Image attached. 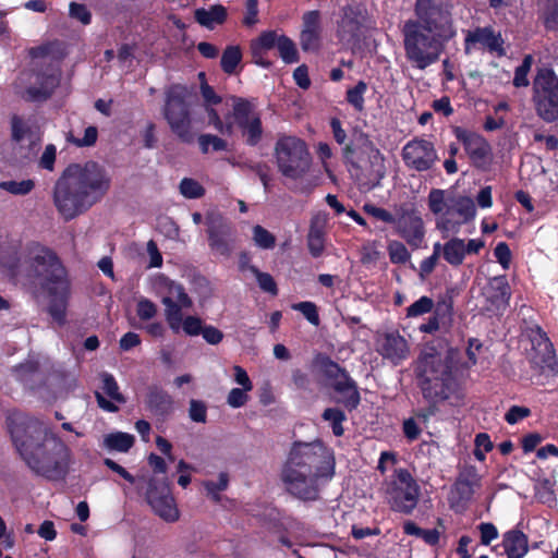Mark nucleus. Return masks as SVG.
I'll use <instances>...</instances> for the list:
<instances>
[{"label":"nucleus","instance_id":"f257e3e1","mask_svg":"<svg viewBox=\"0 0 558 558\" xmlns=\"http://www.w3.org/2000/svg\"><path fill=\"white\" fill-rule=\"evenodd\" d=\"M452 8L451 0H416L415 17L401 26L404 56L414 68L426 70L435 64L457 36Z\"/></svg>","mask_w":558,"mask_h":558},{"label":"nucleus","instance_id":"f03ea898","mask_svg":"<svg viewBox=\"0 0 558 558\" xmlns=\"http://www.w3.org/2000/svg\"><path fill=\"white\" fill-rule=\"evenodd\" d=\"M12 442L34 474L48 481H65L73 462L72 451L41 421L26 415L10 417Z\"/></svg>","mask_w":558,"mask_h":558},{"label":"nucleus","instance_id":"7ed1b4c3","mask_svg":"<svg viewBox=\"0 0 558 558\" xmlns=\"http://www.w3.org/2000/svg\"><path fill=\"white\" fill-rule=\"evenodd\" d=\"M21 267L26 279L47 293V313L53 322L59 327L65 326L71 299V280L68 268L57 252L40 242H29Z\"/></svg>","mask_w":558,"mask_h":558},{"label":"nucleus","instance_id":"20e7f679","mask_svg":"<svg viewBox=\"0 0 558 558\" xmlns=\"http://www.w3.org/2000/svg\"><path fill=\"white\" fill-rule=\"evenodd\" d=\"M110 187L106 168L97 161L70 163L53 186V204L65 221L83 215Z\"/></svg>","mask_w":558,"mask_h":558},{"label":"nucleus","instance_id":"39448f33","mask_svg":"<svg viewBox=\"0 0 558 558\" xmlns=\"http://www.w3.org/2000/svg\"><path fill=\"white\" fill-rule=\"evenodd\" d=\"M333 474V454L320 441L294 442L281 468L287 492L302 500H317L319 482Z\"/></svg>","mask_w":558,"mask_h":558},{"label":"nucleus","instance_id":"423d86ee","mask_svg":"<svg viewBox=\"0 0 558 558\" xmlns=\"http://www.w3.org/2000/svg\"><path fill=\"white\" fill-rule=\"evenodd\" d=\"M461 351L450 348L445 355L422 354L415 367V379L425 401L438 404L463 401V388L459 379Z\"/></svg>","mask_w":558,"mask_h":558},{"label":"nucleus","instance_id":"0eeeda50","mask_svg":"<svg viewBox=\"0 0 558 558\" xmlns=\"http://www.w3.org/2000/svg\"><path fill=\"white\" fill-rule=\"evenodd\" d=\"M274 158L283 178L302 180L310 171L313 157L302 137L280 133L274 147Z\"/></svg>","mask_w":558,"mask_h":558},{"label":"nucleus","instance_id":"6e6552de","mask_svg":"<svg viewBox=\"0 0 558 558\" xmlns=\"http://www.w3.org/2000/svg\"><path fill=\"white\" fill-rule=\"evenodd\" d=\"M191 93L181 84L171 85L166 92L163 116L177 138L183 144L194 143L192 131Z\"/></svg>","mask_w":558,"mask_h":558},{"label":"nucleus","instance_id":"1a4fd4ad","mask_svg":"<svg viewBox=\"0 0 558 558\" xmlns=\"http://www.w3.org/2000/svg\"><path fill=\"white\" fill-rule=\"evenodd\" d=\"M421 487L407 468H397L385 482V497L392 512L411 515L417 507Z\"/></svg>","mask_w":558,"mask_h":558},{"label":"nucleus","instance_id":"9d476101","mask_svg":"<svg viewBox=\"0 0 558 558\" xmlns=\"http://www.w3.org/2000/svg\"><path fill=\"white\" fill-rule=\"evenodd\" d=\"M314 364L320 369L324 377L330 380V387L341 395V398L337 399L336 402L342 404L349 412L356 410L361 397L356 380L349 372L325 353L316 354Z\"/></svg>","mask_w":558,"mask_h":558},{"label":"nucleus","instance_id":"9b49d317","mask_svg":"<svg viewBox=\"0 0 558 558\" xmlns=\"http://www.w3.org/2000/svg\"><path fill=\"white\" fill-rule=\"evenodd\" d=\"M532 101L536 114L545 122L558 121V75L549 68H541L532 81Z\"/></svg>","mask_w":558,"mask_h":558},{"label":"nucleus","instance_id":"f8f14e48","mask_svg":"<svg viewBox=\"0 0 558 558\" xmlns=\"http://www.w3.org/2000/svg\"><path fill=\"white\" fill-rule=\"evenodd\" d=\"M231 117L233 129L236 126L241 132L244 143L248 147H256L263 138L264 128L255 105L250 98L232 95Z\"/></svg>","mask_w":558,"mask_h":558},{"label":"nucleus","instance_id":"ddd939ff","mask_svg":"<svg viewBox=\"0 0 558 558\" xmlns=\"http://www.w3.org/2000/svg\"><path fill=\"white\" fill-rule=\"evenodd\" d=\"M476 208L472 198L468 196L451 197L447 209L436 220V228L447 238L449 233H458L462 225L475 218Z\"/></svg>","mask_w":558,"mask_h":558},{"label":"nucleus","instance_id":"4468645a","mask_svg":"<svg viewBox=\"0 0 558 558\" xmlns=\"http://www.w3.org/2000/svg\"><path fill=\"white\" fill-rule=\"evenodd\" d=\"M530 339L532 342L530 356L532 368H536L541 374L547 376H556L558 374L557 355L547 333L536 326L531 329Z\"/></svg>","mask_w":558,"mask_h":558},{"label":"nucleus","instance_id":"2eb2a0df","mask_svg":"<svg viewBox=\"0 0 558 558\" xmlns=\"http://www.w3.org/2000/svg\"><path fill=\"white\" fill-rule=\"evenodd\" d=\"M453 134L475 168L487 169L493 162V147L484 135L463 126H454Z\"/></svg>","mask_w":558,"mask_h":558},{"label":"nucleus","instance_id":"dca6fc26","mask_svg":"<svg viewBox=\"0 0 558 558\" xmlns=\"http://www.w3.org/2000/svg\"><path fill=\"white\" fill-rule=\"evenodd\" d=\"M145 498L155 514L162 520L175 522L179 519L178 506H175V499L167 483L150 480L147 484Z\"/></svg>","mask_w":558,"mask_h":558},{"label":"nucleus","instance_id":"f3484780","mask_svg":"<svg viewBox=\"0 0 558 558\" xmlns=\"http://www.w3.org/2000/svg\"><path fill=\"white\" fill-rule=\"evenodd\" d=\"M206 225L209 250L219 256L229 257L234 246L232 226L218 214H209Z\"/></svg>","mask_w":558,"mask_h":558},{"label":"nucleus","instance_id":"a211bd4d","mask_svg":"<svg viewBox=\"0 0 558 558\" xmlns=\"http://www.w3.org/2000/svg\"><path fill=\"white\" fill-rule=\"evenodd\" d=\"M402 160L409 169L427 171L438 160L434 144L423 137H414L408 142L401 153Z\"/></svg>","mask_w":558,"mask_h":558},{"label":"nucleus","instance_id":"6ab92c4d","mask_svg":"<svg viewBox=\"0 0 558 558\" xmlns=\"http://www.w3.org/2000/svg\"><path fill=\"white\" fill-rule=\"evenodd\" d=\"M393 226L398 235L414 250L422 245L425 238V227L417 209L414 207L401 208L398 217L395 218Z\"/></svg>","mask_w":558,"mask_h":558},{"label":"nucleus","instance_id":"aec40b11","mask_svg":"<svg viewBox=\"0 0 558 558\" xmlns=\"http://www.w3.org/2000/svg\"><path fill=\"white\" fill-rule=\"evenodd\" d=\"M342 11L343 15L338 27L339 37L348 43H356L368 20V11L361 2L348 4Z\"/></svg>","mask_w":558,"mask_h":558},{"label":"nucleus","instance_id":"412c9836","mask_svg":"<svg viewBox=\"0 0 558 558\" xmlns=\"http://www.w3.org/2000/svg\"><path fill=\"white\" fill-rule=\"evenodd\" d=\"M300 45L305 52H317L322 48V12L319 10L303 13Z\"/></svg>","mask_w":558,"mask_h":558},{"label":"nucleus","instance_id":"4be33fe9","mask_svg":"<svg viewBox=\"0 0 558 558\" xmlns=\"http://www.w3.org/2000/svg\"><path fill=\"white\" fill-rule=\"evenodd\" d=\"M471 48H486L490 52L504 54L502 39L496 34L492 26H477L468 32L464 37V51L469 53Z\"/></svg>","mask_w":558,"mask_h":558},{"label":"nucleus","instance_id":"5701e85b","mask_svg":"<svg viewBox=\"0 0 558 558\" xmlns=\"http://www.w3.org/2000/svg\"><path fill=\"white\" fill-rule=\"evenodd\" d=\"M280 36L276 31H266L251 40L250 51L254 64L263 69L272 66V61L266 58V53L274 48H278Z\"/></svg>","mask_w":558,"mask_h":558},{"label":"nucleus","instance_id":"b1692460","mask_svg":"<svg viewBox=\"0 0 558 558\" xmlns=\"http://www.w3.org/2000/svg\"><path fill=\"white\" fill-rule=\"evenodd\" d=\"M174 405V399L167 390L158 386L148 387L145 407L153 415L165 420L173 414Z\"/></svg>","mask_w":558,"mask_h":558},{"label":"nucleus","instance_id":"393cba45","mask_svg":"<svg viewBox=\"0 0 558 558\" xmlns=\"http://www.w3.org/2000/svg\"><path fill=\"white\" fill-rule=\"evenodd\" d=\"M342 154L343 158L355 167H357L356 160L361 159L359 155H367L369 159L374 160L384 159L379 149L375 147L368 135L363 132L357 134L355 141L343 147Z\"/></svg>","mask_w":558,"mask_h":558},{"label":"nucleus","instance_id":"a878e982","mask_svg":"<svg viewBox=\"0 0 558 558\" xmlns=\"http://www.w3.org/2000/svg\"><path fill=\"white\" fill-rule=\"evenodd\" d=\"M328 216L324 211H318L311 219V225L307 233V248L314 258L322 257L325 250V235Z\"/></svg>","mask_w":558,"mask_h":558},{"label":"nucleus","instance_id":"bb28decb","mask_svg":"<svg viewBox=\"0 0 558 558\" xmlns=\"http://www.w3.org/2000/svg\"><path fill=\"white\" fill-rule=\"evenodd\" d=\"M501 549L507 558H524L529 550V536L519 529H511L502 534Z\"/></svg>","mask_w":558,"mask_h":558},{"label":"nucleus","instance_id":"cd10ccee","mask_svg":"<svg viewBox=\"0 0 558 558\" xmlns=\"http://www.w3.org/2000/svg\"><path fill=\"white\" fill-rule=\"evenodd\" d=\"M379 352L393 364H398L408 355V342L399 335L388 333L381 342Z\"/></svg>","mask_w":558,"mask_h":558},{"label":"nucleus","instance_id":"c85d7f7f","mask_svg":"<svg viewBox=\"0 0 558 558\" xmlns=\"http://www.w3.org/2000/svg\"><path fill=\"white\" fill-rule=\"evenodd\" d=\"M477 486H480V478L475 474V471L470 475H460L452 487L454 497L452 507H454L456 504L465 505L470 501L475 493L474 487Z\"/></svg>","mask_w":558,"mask_h":558},{"label":"nucleus","instance_id":"c756f323","mask_svg":"<svg viewBox=\"0 0 558 558\" xmlns=\"http://www.w3.org/2000/svg\"><path fill=\"white\" fill-rule=\"evenodd\" d=\"M228 17V11L222 4H214L209 9L198 8L194 11V19L203 27L215 29V24H222Z\"/></svg>","mask_w":558,"mask_h":558},{"label":"nucleus","instance_id":"7c9ffc66","mask_svg":"<svg viewBox=\"0 0 558 558\" xmlns=\"http://www.w3.org/2000/svg\"><path fill=\"white\" fill-rule=\"evenodd\" d=\"M444 259L453 267H459L465 260V240L451 238L442 245Z\"/></svg>","mask_w":558,"mask_h":558},{"label":"nucleus","instance_id":"2f4dec72","mask_svg":"<svg viewBox=\"0 0 558 558\" xmlns=\"http://www.w3.org/2000/svg\"><path fill=\"white\" fill-rule=\"evenodd\" d=\"M161 303L166 306L165 316L169 328L173 333H179L183 320L182 308L185 307L171 296H163Z\"/></svg>","mask_w":558,"mask_h":558},{"label":"nucleus","instance_id":"473e14b6","mask_svg":"<svg viewBox=\"0 0 558 558\" xmlns=\"http://www.w3.org/2000/svg\"><path fill=\"white\" fill-rule=\"evenodd\" d=\"M243 59V52L240 46H227L220 57V68L223 73L232 75L236 72L238 66Z\"/></svg>","mask_w":558,"mask_h":558},{"label":"nucleus","instance_id":"72a5a7b5","mask_svg":"<svg viewBox=\"0 0 558 558\" xmlns=\"http://www.w3.org/2000/svg\"><path fill=\"white\" fill-rule=\"evenodd\" d=\"M403 533L414 535L425 541L427 546H437L439 544L440 532L437 529H423L413 521H405L402 524Z\"/></svg>","mask_w":558,"mask_h":558},{"label":"nucleus","instance_id":"f704fd0d","mask_svg":"<svg viewBox=\"0 0 558 558\" xmlns=\"http://www.w3.org/2000/svg\"><path fill=\"white\" fill-rule=\"evenodd\" d=\"M58 84L54 76H47L39 86H29L26 89L27 101H46L52 94Z\"/></svg>","mask_w":558,"mask_h":558},{"label":"nucleus","instance_id":"c9c22d12","mask_svg":"<svg viewBox=\"0 0 558 558\" xmlns=\"http://www.w3.org/2000/svg\"><path fill=\"white\" fill-rule=\"evenodd\" d=\"M134 435L126 434V432H112L105 438L106 448L119 452H128L134 446Z\"/></svg>","mask_w":558,"mask_h":558},{"label":"nucleus","instance_id":"e433bc0d","mask_svg":"<svg viewBox=\"0 0 558 558\" xmlns=\"http://www.w3.org/2000/svg\"><path fill=\"white\" fill-rule=\"evenodd\" d=\"M161 287L167 291V296L173 298V300L180 302L185 308H190L193 305L192 299L187 295L180 282L168 277H162Z\"/></svg>","mask_w":558,"mask_h":558},{"label":"nucleus","instance_id":"4c0bfd02","mask_svg":"<svg viewBox=\"0 0 558 558\" xmlns=\"http://www.w3.org/2000/svg\"><path fill=\"white\" fill-rule=\"evenodd\" d=\"M490 300L493 302H508L511 295L510 286L505 275L494 277L489 282Z\"/></svg>","mask_w":558,"mask_h":558},{"label":"nucleus","instance_id":"58836bf2","mask_svg":"<svg viewBox=\"0 0 558 558\" xmlns=\"http://www.w3.org/2000/svg\"><path fill=\"white\" fill-rule=\"evenodd\" d=\"M322 418L330 423L332 433L336 437H342L344 435L343 422L347 421V414L344 411L338 408H327L322 413Z\"/></svg>","mask_w":558,"mask_h":558},{"label":"nucleus","instance_id":"ea45409f","mask_svg":"<svg viewBox=\"0 0 558 558\" xmlns=\"http://www.w3.org/2000/svg\"><path fill=\"white\" fill-rule=\"evenodd\" d=\"M277 49L284 64H294V62H298L300 59L294 41L286 35L280 36Z\"/></svg>","mask_w":558,"mask_h":558},{"label":"nucleus","instance_id":"a19ab883","mask_svg":"<svg viewBox=\"0 0 558 558\" xmlns=\"http://www.w3.org/2000/svg\"><path fill=\"white\" fill-rule=\"evenodd\" d=\"M367 90V84L359 81L354 87L347 90L345 100L356 112L364 110V94Z\"/></svg>","mask_w":558,"mask_h":558},{"label":"nucleus","instance_id":"79ce46f5","mask_svg":"<svg viewBox=\"0 0 558 558\" xmlns=\"http://www.w3.org/2000/svg\"><path fill=\"white\" fill-rule=\"evenodd\" d=\"M533 66V56L526 54L514 71L512 84L514 87H527L530 85L529 74Z\"/></svg>","mask_w":558,"mask_h":558},{"label":"nucleus","instance_id":"37998d69","mask_svg":"<svg viewBox=\"0 0 558 558\" xmlns=\"http://www.w3.org/2000/svg\"><path fill=\"white\" fill-rule=\"evenodd\" d=\"M203 486L207 495L210 496L215 502H218L221 499L220 492L226 490L229 486V475L226 471H221L217 482L205 481Z\"/></svg>","mask_w":558,"mask_h":558},{"label":"nucleus","instance_id":"c03bdc74","mask_svg":"<svg viewBox=\"0 0 558 558\" xmlns=\"http://www.w3.org/2000/svg\"><path fill=\"white\" fill-rule=\"evenodd\" d=\"M102 379V391L108 396V398L117 403H125V397L120 391L119 385L116 378L109 373L101 374Z\"/></svg>","mask_w":558,"mask_h":558},{"label":"nucleus","instance_id":"a18cd8bd","mask_svg":"<svg viewBox=\"0 0 558 558\" xmlns=\"http://www.w3.org/2000/svg\"><path fill=\"white\" fill-rule=\"evenodd\" d=\"M198 144L203 154H208L210 148L214 151H222L228 147V143L222 140V137L211 133L201 134L198 137Z\"/></svg>","mask_w":558,"mask_h":558},{"label":"nucleus","instance_id":"49530a36","mask_svg":"<svg viewBox=\"0 0 558 558\" xmlns=\"http://www.w3.org/2000/svg\"><path fill=\"white\" fill-rule=\"evenodd\" d=\"M432 314L437 318V320L445 326V324H449L452 320L453 315V300L452 298H446L438 301L434 304L432 310Z\"/></svg>","mask_w":558,"mask_h":558},{"label":"nucleus","instance_id":"de8ad7c7","mask_svg":"<svg viewBox=\"0 0 558 558\" xmlns=\"http://www.w3.org/2000/svg\"><path fill=\"white\" fill-rule=\"evenodd\" d=\"M251 272L255 276L258 287L262 291L272 296L279 294L277 281L269 272L260 271L257 267H251Z\"/></svg>","mask_w":558,"mask_h":558},{"label":"nucleus","instance_id":"09e8293b","mask_svg":"<svg viewBox=\"0 0 558 558\" xmlns=\"http://www.w3.org/2000/svg\"><path fill=\"white\" fill-rule=\"evenodd\" d=\"M450 204V198H445V191L433 189L427 196V205L433 215H440L445 213L447 206Z\"/></svg>","mask_w":558,"mask_h":558},{"label":"nucleus","instance_id":"8fccbe9b","mask_svg":"<svg viewBox=\"0 0 558 558\" xmlns=\"http://www.w3.org/2000/svg\"><path fill=\"white\" fill-rule=\"evenodd\" d=\"M207 114L209 118V124H213L218 132L228 135L233 133V120L231 117V111L225 116L223 120L214 108H208Z\"/></svg>","mask_w":558,"mask_h":558},{"label":"nucleus","instance_id":"3c124183","mask_svg":"<svg viewBox=\"0 0 558 558\" xmlns=\"http://www.w3.org/2000/svg\"><path fill=\"white\" fill-rule=\"evenodd\" d=\"M387 250L390 262L395 265L405 264L411 258V255L407 250V246L398 240H390Z\"/></svg>","mask_w":558,"mask_h":558},{"label":"nucleus","instance_id":"603ef678","mask_svg":"<svg viewBox=\"0 0 558 558\" xmlns=\"http://www.w3.org/2000/svg\"><path fill=\"white\" fill-rule=\"evenodd\" d=\"M179 191L185 198L190 199L201 198L206 193L205 187L201 183L189 178L181 180Z\"/></svg>","mask_w":558,"mask_h":558},{"label":"nucleus","instance_id":"864d4df0","mask_svg":"<svg viewBox=\"0 0 558 558\" xmlns=\"http://www.w3.org/2000/svg\"><path fill=\"white\" fill-rule=\"evenodd\" d=\"M34 180L16 181H2L0 182V190L5 191L13 195H27L34 191Z\"/></svg>","mask_w":558,"mask_h":558},{"label":"nucleus","instance_id":"5fc2aeb1","mask_svg":"<svg viewBox=\"0 0 558 558\" xmlns=\"http://www.w3.org/2000/svg\"><path fill=\"white\" fill-rule=\"evenodd\" d=\"M11 124V138L15 143L23 142L28 134L32 132V128L25 122V120L13 114L10 120Z\"/></svg>","mask_w":558,"mask_h":558},{"label":"nucleus","instance_id":"6e6d98bb","mask_svg":"<svg viewBox=\"0 0 558 558\" xmlns=\"http://www.w3.org/2000/svg\"><path fill=\"white\" fill-rule=\"evenodd\" d=\"M253 240L262 250H272L276 245V236L259 225L253 228Z\"/></svg>","mask_w":558,"mask_h":558},{"label":"nucleus","instance_id":"4d7b16f0","mask_svg":"<svg viewBox=\"0 0 558 558\" xmlns=\"http://www.w3.org/2000/svg\"><path fill=\"white\" fill-rule=\"evenodd\" d=\"M294 311H299L315 327L319 326L318 306L314 302L304 301L292 304Z\"/></svg>","mask_w":558,"mask_h":558},{"label":"nucleus","instance_id":"13d9d810","mask_svg":"<svg viewBox=\"0 0 558 558\" xmlns=\"http://www.w3.org/2000/svg\"><path fill=\"white\" fill-rule=\"evenodd\" d=\"M204 326L205 323L201 317L195 315H187L183 318L180 330H182L184 335L189 337H196L202 335Z\"/></svg>","mask_w":558,"mask_h":558},{"label":"nucleus","instance_id":"bf43d9fd","mask_svg":"<svg viewBox=\"0 0 558 558\" xmlns=\"http://www.w3.org/2000/svg\"><path fill=\"white\" fill-rule=\"evenodd\" d=\"M98 138V129L95 125H89L84 130V135L82 137H68V142L74 144L76 147H90L97 143Z\"/></svg>","mask_w":558,"mask_h":558},{"label":"nucleus","instance_id":"052dcab7","mask_svg":"<svg viewBox=\"0 0 558 558\" xmlns=\"http://www.w3.org/2000/svg\"><path fill=\"white\" fill-rule=\"evenodd\" d=\"M544 23L549 31L558 32V0H545Z\"/></svg>","mask_w":558,"mask_h":558},{"label":"nucleus","instance_id":"680f3d73","mask_svg":"<svg viewBox=\"0 0 558 558\" xmlns=\"http://www.w3.org/2000/svg\"><path fill=\"white\" fill-rule=\"evenodd\" d=\"M189 417L195 423H206L208 417L207 404L201 400H190Z\"/></svg>","mask_w":558,"mask_h":558},{"label":"nucleus","instance_id":"e2e57ef3","mask_svg":"<svg viewBox=\"0 0 558 558\" xmlns=\"http://www.w3.org/2000/svg\"><path fill=\"white\" fill-rule=\"evenodd\" d=\"M433 307L434 301L428 296H422L421 299L412 303L409 307H407V316L417 317L432 312Z\"/></svg>","mask_w":558,"mask_h":558},{"label":"nucleus","instance_id":"0e129e2a","mask_svg":"<svg viewBox=\"0 0 558 558\" xmlns=\"http://www.w3.org/2000/svg\"><path fill=\"white\" fill-rule=\"evenodd\" d=\"M475 449H474V456L477 460H484L485 453L489 452L494 448V444L490 440L489 434H484V432H481L475 436Z\"/></svg>","mask_w":558,"mask_h":558},{"label":"nucleus","instance_id":"69168bd1","mask_svg":"<svg viewBox=\"0 0 558 558\" xmlns=\"http://www.w3.org/2000/svg\"><path fill=\"white\" fill-rule=\"evenodd\" d=\"M70 17L75 19L85 25L92 22V13L87 7L76 2L70 3Z\"/></svg>","mask_w":558,"mask_h":558},{"label":"nucleus","instance_id":"338daca9","mask_svg":"<svg viewBox=\"0 0 558 558\" xmlns=\"http://www.w3.org/2000/svg\"><path fill=\"white\" fill-rule=\"evenodd\" d=\"M494 255L499 263V265L502 267V269H508L511 264V251L509 248V245L505 241H500L495 250Z\"/></svg>","mask_w":558,"mask_h":558},{"label":"nucleus","instance_id":"774afa93","mask_svg":"<svg viewBox=\"0 0 558 558\" xmlns=\"http://www.w3.org/2000/svg\"><path fill=\"white\" fill-rule=\"evenodd\" d=\"M156 314L157 306L154 302L144 298L137 301V315L140 319L147 320L153 318Z\"/></svg>","mask_w":558,"mask_h":558}]
</instances>
